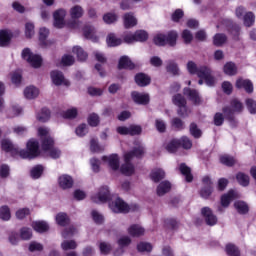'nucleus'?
<instances>
[{"label":"nucleus","mask_w":256,"mask_h":256,"mask_svg":"<svg viewBox=\"0 0 256 256\" xmlns=\"http://www.w3.org/2000/svg\"><path fill=\"white\" fill-rule=\"evenodd\" d=\"M145 155V148L142 145H139L138 147H135L132 149V151H129L124 154V161L125 163L121 166L120 171L123 175L131 176L133 173H135V166L131 164V161L135 159H140Z\"/></svg>","instance_id":"1"},{"label":"nucleus","mask_w":256,"mask_h":256,"mask_svg":"<svg viewBox=\"0 0 256 256\" xmlns=\"http://www.w3.org/2000/svg\"><path fill=\"white\" fill-rule=\"evenodd\" d=\"M38 135L42 141V149L49 151V155L52 159H59V157H61V151L57 148H53L55 141L52 139L51 135H49V128H38Z\"/></svg>","instance_id":"2"},{"label":"nucleus","mask_w":256,"mask_h":256,"mask_svg":"<svg viewBox=\"0 0 256 256\" xmlns=\"http://www.w3.org/2000/svg\"><path fill=\"white\" fill-rule=\"evenodd\" d=\"M109 208L113 213H129V211H137L139 205L133 204L129 206L121 198H117L109 203Z\"/></svg>","instance_id":"3"},{"label":"nucleus","mask_w":256,"mask_h":256,"mask_svg":"<svg viewBox=\"0 0 256 256\" xmlns=\"http://www.w3.org/2000/svg\"><path fill=\"white\" fill-rule=\"evenodd\" d=\"M27 150H21L19 152L20 157L22 159H35V157H39L41 151L39 150V142L35 139H30L27 142Z\"/></svg>","instance_id":"4"},{"label":"nucleus","mask_w":256,"mask_h":256,"mask_svg":"<svg viewBox=\"0 0 256 256\" xmlns=\"http://www.w3.org/2000/svg\"><path fill=\"white\" fill-rule=\"evenodd\" d=\"M177 32L170 31L167 35L165 34H158L154 37L155 45L159 47H163L165 45H170V47H175L177 45Z\"/></svg>","instance_id":"5"},{"label":"nucleus","mask_w":256,"mask_h":256,"mask_svg":"<svg viewBox=\"0 0 256 256\" xmlns=\"http://www.w3.org/2000/svg\"><path fill=\"white\" fill-rule=\"evenodd\" d=\"M243 109V103H241V101L237 99H233L230 102V107L226 106L222 109V111L225 117L230 121V123H233V121H235L233 115H235V113H242Z\"/></svg>","instance_id":"6"},{"label":"nucleus","mask_w":256,"mask_h":256,"mask_svg":"<svg viewBox=\"0 0 256 256\" xmlns=\"http://www.w3.org/2000/svg\"><path fill=\"white\" fill-rule=\"evenodd\" d=\"M22 58L25 61H27L35 69H38V67H41L43 63V59L41 58V56L31 53V50L29 48H25L22 51Z\"/></svg>","instance_id":"7"},{"label":"nucleus","mask_w":256,"mask_h":256,"mask_svg":"<svg viewBox=\"0 0 256 256\" xmlns=\"http://www.w3.org/2000/svg\"><path fill=\"white\" fill-rule=\"evenodd\" d=\"M172 101L176 107H178L177 114L180 117H187L189 115V111L187 110V100L185 97H183V95H174Z\"/></svg>","instance_id":"8"},{"label":"nucleus","mask_w":256,"mask_h":256,"mask_svg":"<svg viewBox=\"0 0 256 256\" xmlns=\"http://www.w3.org/2000/svg\"><path fill=\"white\" fill-rule=\"evenodd\" d=\"M197 76L200 79H204L208 87H213V85L216 83L215 77L213 76V71H211V68L207 66L199 67Z\"/></svg>","instance_id":"9"},{"label":"nucleus","mask_w":256,"mask_h":256,"mask_svg":"<svg viewBox=\"0 0 256 256\" xmlns=\"http://www.w3.org/2000/svg\"><path fill=\"white\" fill-rule=\"evenodd\" d=\"M111 199V192L107 186L100 188L98 194L92 197L93 203H107Z\"/></svg>","instance_id":"10"},{"label":"nucleus","mask_w":256,"mask_h":256,"mask_svg":"<svg viewBox=\"0 0 256 256\" xmlns=\"http://www.w3.org/2000/svg\"><path fill=\"white\" fill-rule=\"evenodd\" d=\"M67 15V11L64 9L56 10L53 14L54 17V27L57 29H63L65 27V17Z\"/></svg>","instance_id":"11"},{"label":"nucleus","mask_w":256,"mask_h":256,"mask_svg":"<svg viewBox=\"0 0 256 256\" xmlns=\"http://www.w3.org/2000/svg\"><path fill=\"white\" fill-rule=\"evenodd\" d=\"M207 225H210V227H213V225H217V216L213 214V211H211V208L204 207L201 211Z\"/></svg>","instance_id":"12"},{"label":"nucleus","mask_w":256,"mask_h":256,"mask_svg":"<svg viewBox=\"0 0 256 256\" xmlns=\"http://www.w3.org/2000/svg\"><path fill=\"white\" fill-rule=\"evenodd\" d=\"M102 161H107L109 167L113 171H117L119 169V156L117 154H112L110 156H103Z\"/></svg>","instance_id":"13"},{"label":"nucleus","mask_w":256,"mask_h":256,"mask_svg":"<svg viewBox=\"0 0 256 256\" xmlns=\"http://www.w3.org/2000/svg\"><path fill=\"white\" fill-rule=\"evenodd\" d=\"M51 77L54 85H69V82L65 79V76H63V73L60 71H52Z\"/></svg>","instance_id":"14"},{"label":"nucleus","mask_w":256,"mask_h":256,"mask_svg":"<svg viewBox=\"0 0 256 256\" xmlns=\"http://www.w3.org/2000/svg\"><path fill=\"white\" fill-rule=\"evenodd\" d=\"M236 87L237 89H245L246 93L253 92V82H251V80L239 78L236 81Z\"/></svg>","instance_id":"15"},{"label":"nucleus","mask_w":256,"mask_h":256,"mask_svg":"<svg viewBox=\"0 0 256 256\" xmlns=\"http://www.w3.org/2000/svg\"><path fill=\"white\" fill-rule=\"evenodd\" d=\"M184 95L194 103V105H199L201 103V98L199 97V92L191 88H184Z\"/></svg>","instance_id":"16"},{"label":"nucleus","mask_w":256,"mask_h":256,"mask_svg":"<svg viewBox=\"0 0 256 256\" xmlns=\"http://www.w3.org/2000/svg\"><path fill=\"white\" fill-rule=\"evenodd\" d=\"M132 99H133L134 103H137L138 105H147V103H149V95L148 94L132 92Z\"/></svg>","instance_id":"17"},{"label":"nucleus","mask_w":256,"mask_h":256,"mask_svg":"<svg viewBox=\"0 0 256 256\" xmlns=\"http://www.w3.org/2000/svg\"><path fill=\"white\" fill-rule=\"evenodd\" d=\"M58 183L61 189H71L73 187V178L67 174L59 177Z\"/></svg>","instance_id":"18"},{"label":"nucleus","mask_w":256,"mask_h":256,"mask_svg":"<svg viewBox=\"0 0 256 256\" xmlns=\"http://www.w3.org/2000/svg\"><path fill=\"white\" fill-rule=\"evenodd\" d=\"M239 197V194L237 192L230 190L227 194H224L221 198V205L222 207H229V204L233 199H237Z\"/></svg>","instance_id":"19"},{"label":"nucleus","mask_w":256,"mask_h":256,"mask_svg":"<svg viewBox=\"0 0 256 256\" xmlns=\"http://www.w3.org/2000/svg\"><path fill=\"white\" fill-rule=\"evenodd\" d=\"M123 21L125 29H131L137 25V18L131 12L124 14Z\"/></svg>","instance_id":"20"},{"label":"nucleus","mask_w":256,"mask_h":256,"mask_svg":"<svg viewBox=\"0 0 256 256\" xmlns=\"http://www.w3.org/2000/svg\"><path fill=\"white\" fill-rule=\"evenodd\" d=\"M169 191H171V182L163 181L158 185L156 193L158 197H163V195L169 193Z\"/></svg>","instance_id":"21"},{"label":"nucleus","mask_w":256,"mask_h":256,"mask_svg":"<svg viewBox=\"0 0 256 256\" xmlns=\"http://www.w3.org/2000/svg\"><path fill=\"white\" fill-rule=\"evenodd\" d=\"M179 147H181V141L179 139H172L165 144V149L168 153H177Z\"/></svg>","instance_id":"22"},{"label":"nucleus","mask_w":256,"mask_h":256,"mask_svg":"<svg viewBox=\"0 0 256 256\" xmlns=\"http://www.w3.org/2000/svg\"><path fill=\"white\" fill-rule=\"evenodd\" d=\"M69 13H70L71 19H81V17L85 15V10L83 9V7L79 5H75L72 8H70Z\"/></svg>","instance_id":"23"},{"label":"nucleus","mask_w":256,"mask_h":256,"mask_svg":"<svg viewBox=\"0 0 256 256\" xmlns=\"http://www.w3.org/2000/svg\"><path fill=\"white\" fill-rule=\"evenodd\" d=\"M135 81L139 87H147L151 83V78L144 73H140L135 76Z\"/></svg>","instance_id":"24"},{"label":"nucleus","mask_w":256,"mask_h":256,"mask_svg":"<svg viewBox=\"0 0 256 256\" xmlns=\"http://www.w3.org/2000/svg\"><path fill=\"white\" fill-rule=\"evenodd\" d=\"M179 171L182 175H184L187 183H191V181H193V174H191V168H189L187 164H180Z\"/></svg>","instance_id":"25"},{"label":"nucleus","mask_w":256,"mask_h":256,"mask_svg":"<svg viewBox=\"0 0 256 256\" xmlns=\"http://www.w3.org/2000/svg\"><path fill=\"white\" fill-rule=\"evenodd\" d=\"M118 69H135V64L131 62V59L127 56H123L120 58Z\"/></svg>","instance_id":"26"},{"label":"nucleus","mask_w":256,"mask_h":256,"mask_svg":"<svg viewBox=\"0 0 256 256\" xmlns=\"http://www.w3.org/2000/svg\"><path fill=\"white\" fill-rule=\"evenodd\" d=\"M128 233L132 237H141V235H145V229L139 225H132L128 228Z\"/></svg>","instance_id":"27"},{"label":"nucleus","mask_w":256,"mask_h":256,"mask_svg":"<svg viewBox=\"0 0 256 256\" xmlns=\"http://www.w3.org/2000/svg\"><path fill=\"white\" fill-rule=\"evenodd\" d=\"M150 177L154 183H159L162 179H165V171L163 169H154L152 170Z\"/></svg>","instance_id":"28"},{"label":"nucleus","mask_w":256,"mask_h":256,"mask_svg":"<svg viewBox=\"0 0 256 256\" xmlns=\"http://www.w3.org/2000/svg\"><path fill=\"white\" fill-rule=\"evenodd\" d=\"M32 227L34 231H37L38 233H45V231H49V225L45 221L33 222Z\"/></svg>","instance_id":"29"},{"label":"nucleus","mask_w":256,"mask_h":256,"mask_svg":"<svg viewBox=\"0 0 256 256\" xmlns=\"http://www.w3.org/2000/svg\"><path fill=\"white\" fill-rule=\"evenodd\" d=\"M11 43V34L6 31H0V47H7Z\"/></svg>","instance_id":"30"},{"label":"nucleus","mask_w":256,"mask_h":256,"mask_svg":"<svg viewBox=\"0 0 256 256\" xmlns=\"http://www.w3.org/2000/svg\"><path fill=\"white\" fill-rule=\"evenodd\" d=\"M39 96V89L35 88V86H29L24 90V97L26 99H35V97Z\"/></svg>","instance_id":"31"},{"label":"nucleus","mask_w":256,"mask_h":256,"mask_svg":"<svg viewBox=\"0 0 256 256\" xmlns=\"http://www.w3.org/2000/svg\"><path fill=\"white\" fill-rule=\"evenodd\" d=\"M108 47H117L123 43L120 38H117L115 34H109L106 39Z\"/></svg>","instance_id":"32"},{"label":"nucleus","mask_w":256,"mask_h":256,"mask_svg":"<svg viewBox=\"0 0 256 256\" xmlns=\"http://www.w3.org/2000/svg\"><path fill=\"white\" fill-rule=\"evenodd\" d=\"M83 33L86 39H90L91 41L98 40V38L95 36V28H93V26L84 27Z\"/></svg>","instance_id":"33"},{"label":"nucleus","mask_w":256,"mask_h":256,"mask_svg":"<svg viewBox=\"0 0 256 256\" xmlns=\"http://www.w3.org/2000/svg\"><path fill=\"white\" fill-rule=\"evenodd\" d=\"M235 209L240 213L241 215H245V213H249V206L247 203L243 201H236L234 203Z\"/></svg>","instance_id":"34"},{"label":"nucleus","mask_w":256,"mask_h":256,"mask_svg":"<svg viewBox=\"0 0 256 256\" xmlns=\"http://www.w3.org/2000/svg\"><path fill=\"white\" fill-rule=\"evenodd\" d=\"M73 53L78 57V61H87V58L89 57V54L83 50L81 47H74Z\"/></svg>","instance_id":"35"},{"label":"nucleus","mask_w":256,"mask_h":256,"mask_svg":"<svg viewBox=\"0 0 256 256\" xmlns=\"http://www.w3.org/2000/svg\"><path fill=\"white\" fill-rule=\"evenodd\" d=\"M224 73L230 76L237 75V66L235 65V63L227 62L224 65Z\"/></svg>","instance_id":"36"},{"label":"nucleus","mask_w":256,"mask_h":256,"mask_svg":"<svg viewBox=\"0 0 256 256\" xmlns=\"http://www.w3.org/2000/svg\"><path fill=\"white\" fill-rule=\"evenodd\" d=\"M213 43L216 47H221L227 43V36L225 34L218 33L213 38Z\"/></svg>","instance_id":"37"},{"label":"nucleus","mask_w":256,"mask_h":256,"mask_svg":"<svg viewBox=\"0 0 256 256\" xmlns=\"http://www.w3.org/2000/svg\"><path fill=\"white\" fill-rule=\"evenodd\" d=\"M220 163H222V165H226V167H233V165L237 163V160H235V158L232 156L223 155L220 157Z\"/></svg>","instance_id":"38"},{"label":"nucleus","mask_w":256,"mask_h":256,"mask_svg":"<svg viewBox=\"0 0 256 256\" xmlns=\"http://www.w3.org/2000/svg\"><path fill=\"white\" fill-rule=\"evenodd\" d=\"M137 249L140 253H151V251H153V245L149 242H140L137 245Z\"/></svg>","instance_id":"39"},{"label":"nucleus","mask_w":256,"mask_h":256,"mask_svg":"<svg viewBox=\"0 0 256 256\" xmlns=\"http://www.w3.org/2000/svg\"><path fill=\"white\" fill-rule=\"evenodd\" d=\"M226 253L229 256H241V251L234 244H227L226 245Z\"/></svg>","instance_id":"40"},{"label":"nucleus","mask_w":256,"mask_h":256,"mask_svg":"<svg viewBox=\"0 0 256 256\" xmlns=\"http://www.w3.org/2000/svg\"><path fill=\"white\" fill-rule=\"evenodd\" d=\"M49 37V29L43 27L39 30L40 45H47V38Z\"/></svg>","instance_id":"41"},{"label":"nucleus","mask_w":256,"mask_h":256,"mask_svg":"<svg viewBox=\"0 0 256 256\" xmlns=\"http://www.w3.org/2000/svg\"><path fill=\"white\" fill-rule=\"evenodd\" d=\"M56 222L61 227H65V225H69V217L65 213H59L56 215Z\"/></svg>","instance_id":"42"},{"label":"nucleus","mask_w":256,"mask_h":256,"mask_svg":"<svg viewBox=\"0 0 256 256\" xmlns=\"http://www.w3.org/2000/svg\"><path fill=\"white\" fill-rule=\"evenodd\" d=\"M50 117L51 112L47 108L42 109L41 113L37 115V119L41 123H46V121H49Z\"/></svg>","instance_id":"43"},{"label":"nucleus","mask_w":256,"mask_h":256,"mask_svg":"<svg viewBox=\"0 0 256 256\" xmlns=\"http://www.w3.org/2000/svg\"><path fill=\"white\" fill-rule=\"evenodd\" d=\"M236 179H237L239 185H242V187H247V185H249V176L245 173L239 172L236 175Z\"/></svg>","instance_id":"44"},{"label":"nucleus","mask_w":256,"mask_h":256,"mask_svg":"<svg viewBox=\"0 0 256 256\" xmlns=\"http://www.w3.org/2000/svg\"><path fill=\"white\" fill-rule=\"evenodd\" d=\"M33 35H35V24L27 22L25 24V37H27V39H31Z\"/></svg>","instance_id":"45"},{"label":"nucleus","mask_w":256,"mask_h":256,"mask_svg":"<svg viewBox=\"0 0 256 256\" xmlns=\"http://www.w3.org/2000/svg\"><path fill=\"white\" fill-rule=\"evenodd\" d=\"M63 251H69L71 249H77V242L75 240H65L61 244Z\"/></svg>","instance_id":"46"},{"label":"nucleus","mask_w":256,"mask_h":256,"mask_svg":"<svg viewBox=\"0 0 256 256\" xmlns=\"http://www.w3.org/2000/svg\"><path fill=\"white\" fill-rule=\"evenodd\" d=\"M171 125L172 127H174V129H177V131L185 129V123L183 122V120L177 117L171 120Z\"/></svg>","instance_id":"47"},{"label":"nucleus","mask_w":256,"mask_h":256,"mask_svg":"<svg viewBox=\"0 0 256 256\" xmlns=\"http://www.w3.org/2000/svg\"><path fill=\"white\" fill-rule=\"evenodd\" d=\"M0 219L3 221H9V219H11V211L9 210V207L3 206L0 208Z\"/></svg>","instance_id":"48"},{"label":"nucleus","mask_w":256,"mask_h":256,"mask_svg":"<svg viewBox=\"0 0 256 256\" xmlns=\"http://www.w3.org/2000/svg\"><path fill=\"white\" fill-rule=\"evenodd\" d=\"M253 23H255V14H253V12H247L244 15V25L246 27H251Z\"/></svg>","instance_id":"49"},{"label":"nucleus","mask_w":256,"mask_h":256,"mask_svg":"<svg viewBox=\"0 0 256 256\" xmlns=\"http://www.w3.org/2000/svg\"><path fill=\"white\" fill-rule=\"evenodd\" d=\"M166 71L171 75H179V66L175 62H169L166 66Z\"/></svg>","instance_id":"50"},{"label":"nucleus","mask_w":256,"mask_h":256,"mask_svg":"<svg viewBox=\"0 0 256 256\" xmlns=\"http://www.w3.org/2000/svg\"><path fill=\"white\" fill-rule=\"evenodd\" d=\"M135 39L136 41H147V39L149 38V34H147L144 30H138L134 33Z\"/></svg>","instance_id":"51"},{"label":"nucleus","mask_w":256,"mask_h":256,"mask_svg":"<svg viewBox=\"0 0 256 256\" xmlns=\"http://www.w3.org/2000/svg\"><path fill=\"white\" fill-rule=\"evenodd\" d=\"M42 174H43V166L41 165H37L31 170V177L33 179H39V177H41Z\"/></svg>","instance_id":"52"},{"label":"nucleus","mask_w":256,"mask_h":256,"mask_svg":"<svg viewBox=\"0 0 256 256\" xmlns=\"http://www.w3.org/2000/svg\"><path fill=\"white\" fill-rule=\"evenodd\" d=\"M178 141H180V147L182 146L183 149H191L193 147V142L188 137L183 136Z\"/></svg>","instance_id":"53"},{"label":"nucleus","mask_w":256,"mask_h":256,"mask_svg":"<svg viewBox=\"0 0 256 256\" xmlns=\"http://www.w3.org/2000/svg\"><path fill=\"white\" fill-rule=\"evenodd\" d=\"M99 249L103 255H108V253H111L113 247L107 242H100Z\"/></svg>","instance_id":"54"},{"label":"nucleus","mask_w":256,"mask_h":256,"mask_svg":"<svg viewBox=\"0 0 256 256\" xmlns=\"http://www.w3.org/2000/svg\"><path fill=\"white\" fill-rule=\"evenodd\" d=\"M187 71L190 73V75H198L199 68L197 67V64L193 61H189L187 63Z\"/></svg>","instance_id":"55"},{"label":"nucleus","mask_w":256,"mask_h":256,"mask_svg":"<svg viewBox=\"0 0 256 256\" xmlns=\"http://www.w3.org/2000/svg\"><path fill=\"white\" fill-rule=\"evenodd\" d=\"M99 115L92 113L88 117V123L91 127H97L99 125Z\"/></svg>","instance_id":"56"},{"label":"nucleus","mask_w":256,"mask_h":256,"mask_svg":"<svg viewBox=\"0 0 256 256\" xmlns=\"http://www.w3.org/2000/svg\"><path fill=\"white\" fill-rule=\"evenodd\" d=\"M246 106H247V109L248 111L252 114V115H255L256 113V101L251 99V98H248L246 100Z\"/></svg>","instance_id":"57"},{"label":"nucleus","mask_w":256,"mask_h":256,"mask_svg":"<svg viewBox=\"0 0 256 256\" xmlns=\"http://www.w3.org/2000/svg\"><path fill=\"white\" fill-rule=\"evenodd\" d=\"M190 133L195 137V139H199V137L202 135L201 129H198L197 124L195 123L190 124Z\"/></svg>","instance_id":"58"},{"label":"nucleus","mask_w":256,"mask_h":256,"mask_svg":"<svg viewBox=\"0 0 256 256\" xmlns=\"http://www.w3.org/2000/svg\"><path fill=\"white\" fill-rule=\"evenodd\" d=\"M20 237L24 240H29L33 237V232H31L30 228L24 227L20 230Z\"/></svg>","instance_id":"59"},{"label":"nucleus","mask_w":256,"mask_h":256,"mask_svg":"<svg viewBox=\"0 0 256 256\" xmlns=\"http://www.w3.org/2000/svg\"><path fill=\"white\" fill-rule=\"evenodd\" d=\"M103 21L107 23V25H111V23H115L117 21V14L107 13L103 16Z\"/></svg>","instance_id":"60"},{"label":"nucleus","mask_w":256,"mask_h":256,"mask_svg":"<svg viewBox=\"0 0 256 256\" xmlns=\"http://www.w3.org/2000/svg\"><path fill=\"white\" fill-rule=\"evenodd\" d=\"M2 149L6 152L13 151V149L19 152V149L15 148V146H13V143H11L9 140H2Z\"/></svg>","instance_id":"61"},{"label":"nucleus","mask_w":256,"mask_h":256,"mask_svg":"<svg viewBox=\"0 0 256 256\" xmlns=\"http://www.w3.org/2000/svg\"><path fill=\"white\" fill-rule=\"evenodd\" d=\"M155 127H156L157 131H159V133H165V131L167 129V124H165V121H163L161 119H156Z\"/></svg>","instance_id":"62"},{"label":"nucleus","mask_w":256,"mask_h":256,"mask_svg":"<svg viewBox=\"0 0 256 256\" xmlns=\"http://www.w3.org/2000/svg\"><path fill=\"white\" fill-rule=\"evenodd\" d=\"M88 132L86 124H81L76 128V135H78V137H85V134Z\"/></svg>","instance_id":"63"},{"label":"nucleus","mask_w":256,"mask_h":256,"mask_svg":"<svg viewBox=\"0 0 256 256\" xmlns=\"http://www.w3.org/2000/svg\"><path fill=\"white\" fill-rule=\"evenodd\" d=\"M75 63V58L71 55H65L62 57V64L65 66H71Z\"/></svg>","instance_id":"64"}]
</instances>
